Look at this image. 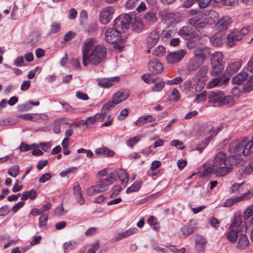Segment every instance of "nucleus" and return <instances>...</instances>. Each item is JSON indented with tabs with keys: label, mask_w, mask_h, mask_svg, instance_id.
<instances>
[{
	"label": "nucleus",
	"mask_w": 253,
	"mask_h": 253,
	"mask_svg": "<svg viewBox=\"0 0 253 253\" xmlns=\"http://www.w3.org/2000/svg\"><path fill=\"white\" fill-rule=\"evenodd\" d=\"M239 202L247 201L253 197V192L250 191L241 194L239 196H237Z\"/></svg>",
	"instance_id": "obj_39"
},
{
	"label": "nucleus",
	"mask_w": 253,
	"mask_h": 253,
	"mask_svg": "<svg viewBox=\"0 0 253 253\" xmlns=\"http://www.w3.org/2000/svg\"><path fill=\"white\" fill-rule=\"evenodd\" d=\"M234 151L238 154L228 157H227L226 154L223 152H219L217 153V154H221V155L223 156V161L229 169V171L227 172V174L232 170V166L239 164L242 159L241 155H240L241 153L243 154L242 151L241 150V151L237 152L235 149V147L234 148Z\"/></svg>",
	"instance_id": "obj_8"
},
{
	"label": "nucleus",
	"mask_w": 253,
	"mask_h": 253,
	"mask_svg": "<svg viewBox=\"0 0 253 253\" xmlns=\"http://www.w3.org/2000/svg\"><path fill=\"white\" fill-rule=\"evenodd\" d=\"M167 20L169 23H178L181 21V16L179 13H170L167 15Z\"/></svg>",
	"instance_id": "obj_31"
},
{
	"label": "nucleus",
	"mask_w": 253,
	"mask_h": 253,
	"mask_svg": "<svg viewBox=\"0 0 253 253\" xmlns=\"http://www.w3.org/2000/svg\"><path fill=\"white\" fill-rule=\"evenodd\" d=\"M141 79L143 80L145 83L147 84H152L154 83L155 80L152 78V75L151 74H145L142 75Z\"/></svg>",
	"instance_id": "obj_50"
},
{
	"label": "nucleus",
	"mask_w": 253,
	"mask_h": 253,
	"mask_svg": "<svg viewBox=\"0 0 253 253\" xmlns=\"http://www.w3.org/2000/svg\"><path fill=\"white\" fill-rule=\"evenodd\" d=\"M129 113V110L128 109H124L121 112L120 114L118 117V120L120 121L124 120L128 115Z\"/></svg>",
	"instance_id": "obj_63"
},
{
	"label": "nucleus",
	"mask_w": 253,
	"mask_h": 253,
	"mask_svg": "<svg viewBox=\"0 0 253 253\" xmlns=\"http://www.w3.org/2000/svg\"><path fill=\"white\" fill-rule=\"evenodd\" d=\"M211 62L212 66L211 73L212 76L216 75L224 69L222 64V54L220 52H216L212 54Z\"/></svg>",
	"instance_id": "obj_7"
},
{
	"label": "nucleus",
	"mask_w": 253,
	"mask_h": 253,
	"mask_svg": "<svg viewBox=\"0 0 253 253\" xmlns=\"http://www.w3.org/2000/svg\"><path fill=\"white\" fill-rule=\"evenodd\" d=\"M229 169L223 161V156L217 154L213 160L212 166L204 168L202 175L205 176L213 173L217 177L224 176L227 175Z\"/></svg>",
	"instance_id": "obj_2"
},
{
	"label": "nucleus",
	"mask_w": 253,
	"mask_h": 253,
	"mask_svg": "<svg viewBox=\"0 0 253 253\" xmlns=\"http://www.w3.org/2000/svg\"><path fill=\"white\" fill-rule=\"evenodd\" d=\"M246 233V231L242 232L239 234L236 248L240 250L246 249L250 245V241Z\"/></svg>",
	"instance_id": "obj_18"
},
{
	"label": "nucleus",
	"mask_w": 253,
	"mask_h": 253,
	"mask_svg": "<svg viewBox=\"0 0 253 253\" xmlns=\"http://www.w3.org/2000/svg\"><path fill=\"white\" fill-rule=\"evenodd\" d=\"M73 193L78 203L82 205L84 203V200L83 196V193L80 184L75 183L73 186Z\"/></svg>",
	"instance_id": "obj_21"
},
{
	"label": "nucleus",
	"mask_w": 253,
	"mask_h": 253,
	"mask_svg": "<svg viewBox=\"0 0 253 253\" xmlns=\"http://www.w3.org/2000/svg\"><path fill=\"white\" fill-rule=\"evenodd\" d=\"M232 22L229 16H223L215 24V27L219 30H225L228 28Z\"/></svg>",
	"instance_id": "obj_20"
},
{
	"label": "nucleus",
	"mask_w": 253,
	"mask_h": 253,
	"mask_svg": "<svg viewBox=\"0 0 253 253\" xmlns=\"http://www.w3.org/2000/svg\"><path fill=\"white\" fill-rule=\"evenodd\" d=\"M247 231L245 221L241 215L235 217L229 227V231L226 233V238L231 242L235 243L242 232Z\"/></svg>",
	"instance_id": "obj_3"
},
{
	"label": "nucleus",
	"mask_w": 253,
	"mask_h": 253,
	"mask_svg": "<svg viewBox=\"0 0 253 253\" xmlns=\"http://www.w3.org/2000/svg\"><path fill=\"white\" fill-rule=\"evenodd\" d=\"M207 19L209 23L212 24L214 23L218 19V14L216 11L211 10L207 15Z\"/></svg>",
	"instance_id": "obj_38"
},
{
	"label": "nucleus",
	"mask_w": 253,
	"mask_h": 253,
	"mask_svg": "<svg viewBox=\"0 0 253 253\" xmlns=\"http://www.w3.org/2000/svg\"><path fill=\"white\" fill-rule=\"evenodd\" d=\"M115 180L114 174L110 173L106 178L99 179L97 184L89 188L86 192L87 195L93 196L107 190L109 186L114 183Z\"/></svg>",
	"instance_id": "obj_4"
},
{
	"label": "nucleus",
	"mask_w": 253,
	"mask_h": 253,
	"mask_svg": "<svg viewBox=\"0 0 253 253\" xmlns=\"http://www.w3.org/2000/svg\"><path fill=\"white\" fill-rule=\"evenodd\" d=\"M148 69L152 74H160L163 71L164 66L158 59H154L149 61L148 63Z\"/></svg>",
	"instance_id": "obj_14"
},
{
	"label": "nucleus",
	"mask_w": 253,
	"mask_h": 253,
	"mask_svg": "<svg viewBox=\"0 0 253 253\" xmlns=\"http://www.w3.org/2000/svg\"><path fill=\"white\" fill-rule=\"evenodd\" d=\"M207 93L206 91H203V92L196 94L195 100L197 102H201L205 100Z\"/></svg>",
	"instance_id": "obj_60"
},
{
	"label": "nucleus",
	"mask_w": 253,
	"mask_h": 253,
	"mask_svg": "<svg viewBox=\"0 0 253 253\" xmlns=\"http://www.w3.org/2000/svg\"><path fill=\"white\" fill-rule=\"evenodd\" d=\"M208 71L207 66L204 65L200 68L197 73L192 78V81L195 83L192 87V90L199 92L204 88L208 79Z\"/></svg>",
	"instance_id": "obj_5"
},
{
	"label": "nucleus",
	"mask_w": 253,
	"mask_h": 253,
	"mask_svg": "<svg viewBox=\"0 0 253 253\" xmlns=\"http://www.w3.org/2000/svg\"><path fill=\"white\" fill-rule=\"evenodd\" d=\"M160 37V33L158 31L156 30L152 31L146 39L147 47L149 49L153 47L158 42Z\"/></svg>",
	"instance_id": "obj_15"
},
{
	"label": "nucleus",
	"mask_w": 253,
	"mask_h": 253,
	"mask_svg": "<svg viewBox=\"0 0 253 253\" xmlns=\"http://www.w3.org/2000/svg\"><path fill=\"white\" fill-rule=\"evenodd\" d=\"M60 104L62 106L65 112L70 113L74 112V108L68 103L65 102H60Z\"/></svg>",
	"instance_id": "obj_53"
},
{
	"label": "nucleus",
	"mask_w": 253,
	"mask_h": 253,
	"mask_svg": "<svg viewBox=\"0 0 253 253\" xmlns=\"http://www.w3.org/2000/svg\"><path fill=\"white\" fill-rule=\"evenodd\" d=\"M39 146L36 143L33 144L32 145H29L26 143L25 142H22L20 144L18 148L21 152H25L29 151L31 149H36Z\"/></svg>",
	"instance_id": "obj_35"
},
{
	"label": "nucleus",
	"mask_w": 253,
	"mask_h": 253,
	"mask_svg": "<svg viewBox=\"0 0 253 253\" xmlns=\"http://www.w3.org/2000/svg\"><path fill=\"white\" fill-rule=\"evenodd\" d=\"M196 223L191 221L188 224L183 226L180 229V231L185 236H187L194 232L196 228Z\"/></svg>",
	"instance_id": "obj_26"
},
{
	"label": "nucleus",
	"mask_w": 253,
	"mask_h": 253,
	"mask_svg": "<svg viewBox=\"0 0 253 253\" xmlns=\"http://www.w3.org/2000/svg\"><path fill=\"white\" fill-rule=\"evenodd\" d=\"M253 215V205L249 206L245 211L243 214V219L244 221L245 220L248 219L249 217H250L252 215Z\"/></svg>",
	"instance_id": "obj_47"
},
{
	"label": "nucleus",
	"mask_w": 253,
	"mask_h": 253,
	"mask_svg": "<svg viewBox=\"0 0 253 253\" xmlns=\"http://www.w3.org/2000/svg\"><path fill=\"white\" fill-rule=\"evenodd\" d=\"M20 172L19 167L15 165L10 167L8 170V174L13 177L17 176Z\"/></svg>",
	"instance_id": "obj_41"
},
{
	"label": "nucleus",
	"mask_w": 253,
	"mask_h": 253,
	"mask_svg": "<svg viewBox=\"0 0 253 253\" xmlns=\"http://www.w3.org/2000/svg\"><path fill=\"white\" fill-rule=\"evenodd\" d=\"M251 28L250 26H247L245 28H243L240 31L235 30L238 32V36H241V40L243 38L245 35L248 34L250 32Z\"/></svg>",
	"instance_id": "obj_52"
},
{
	"label": "nucleus",
	"mask_w": 253,
	"mask_h": 253,
	"mask_svg": "<svg viewBox=\"0 0 253 253\" xmlns=\"http://www.w3.org/2000/svg\"><path fill=\"white\" fill-rule=\"evenodd\" d=\"M144 18L146 23L150 25L155 23L157 21L156 12L153 11H149L146 12Z\"/></svg>",
	"instance_id": "obj_30"
},
{
	"label": "nucleus",
	"mask_w": 253,
	"mask_h": 253,
	"mask_svg": "<svg viewBox=\"0 0 253 253\" xmlns=\"http://www.w3.org/2000/svg\"><path fill=\"white\" fill-rule=\"evenodd\" d=\"M142 184V181L141 180L135 181L131 186L126 189V193H129L138 191L141 188Z\"/></svg>",
	"instance_id": "obj_33"
},
{
	"label": "nucleus",
	"mask_w": 253,
	"mask_h": 253,
	"mask_svg": "<svg viewBox=\"0 0 253 253\" xmlns=\"http://www.w3.org/2000/svg\"><path fill=\"white\" fill-rule=\"evenodd\" d=\"M242 64L241 60H238L228 64L226 71L229 75H232L237 72L240 68Z\"/></svg>",
	"instance_id": "obj_27"
},
{
	"label": "nucleus",
	"mask_w": 253,
	"mask_h": 253,
	"mask_svg": "<svg viewBox=\"0 0 253 253\" xmlns=\"http://www.w3.org/2000/svg\"><path fill=\"white\" fill-rule=\"evenodd\" d=\"M209 102L216 104L218 106H222L230 104L233 100V96L225 95L222 91H211L208 95Z\"/></svg>",
	"instance_id": "obj_6"
},
{
	"label": "nucleus",
	"mask_w": 253,
	"mask_h": 253,
	"mask_svg": "<svg viewBox=\"0 0 253 253\" xmlns=\"http://www.w3.org/2000/svg\"><path fill=\"white\" fill-rule=\"evenodd\" d=\"M248 78V74L246 72H242L236 75L232 79V82L235 84H242Z\"/></svg>",
	"instance_id": "obj_29"
},
{
	"label": "nucleus",
	"mask_w": 253,
	"mask_h": 253,
	"mask_svg": "<svg viewBox=\"0 0 253 253\" xmlns=\"http://www.w3.org/2000/svg\"><path fill=\"white\" fill-rule=\"evenodd\" d=\"M60 24L58 23L54 22L51 25L50 33H56L60 30Z\"/></svg>",
	"instance_id": "obj_62"
},
{
	"label": "nucleus",
	"mask_w": 253,
	"mask_h": 253,
	"mask_svg": "<svg viewBox=\"0 0 253 253\" xmlns=\"http://www.w3.org/2000/svg\"><path fill=\"white\" fill-rule=\"evenodd\" d=\"M76 95L77 97L80 100H87L89 99V97L86 93L81 91L76 92Z\"/></svg>",
	"instance_id": "obj_64"
},
{
	"label": "nucleus",
	"mask_w": 253,
	"mask_h": 253,
	"mask_svg": "<svg viewBox=\"0 0 253 253\" xmlns=\"http://www.w3.org/2000/svg\"><path fill=\"white\" fill-rule=\"evenodd\" d=\"M68 121L69 119L65 117H63L60 119H56L55 121L53 126V130L54 132L56 134L59 133L60 132V126L59 125V123L65 122L66 123H67V122Z\"/></svg>",
	"instance_id": "obj_32"
},
{
	"label": "nucleus",
	"mask_w": 253,
	"mask_h": 253,
	"mask_svg": "<svg viewBox=\"0 0 253 253\" xmlns=\"http://www.w3.org/2000/svg\"><path fill=\"white\" fill-rule=\"evenodd\" d=\"M119 78L118 77H110L98 79V85L103 88H108L112 86V83L119 81Z\"/></svg>",
	"instance_id": "obj_22"
},
{
	"label": "nucleus",
	"mask_w": 253,
	"mask_h": 253,
	"mask_svg": "<svg viewBox=\"0 0 253 253\" xmlns=\"http://www.w3.org/2000/svg\"><path fill=\"white\" fill-rule=\"evenodd\" d=\"M165 84L166 83L163 81H160L154 85L152 90L157 92L161 91L164 87Z\"/></svg>",
	"instance_id": "obj_57"
},
{
	"label": "nucleus",
	"mask_w": 253,
	"mask_h": 253,
	"mask_svg": "<svg viewBox=\"0 0 253 253\" xmlns=\"http://www.w3.org/2000/svg\"><path fill=\"white\" fill-rule=\"evenodd\" d=\"M121 32L115 27L108 28L105 33V39L106 41L110 43L117 42L120 38Z\"/></svg>",
	"instance_id": "obj_12"
},
{
	"label": "nucleus",
	"mask_w": 253,
	"mask_h": 253,
	"mask_svg": "<svg viewBox=\"0 0 253 253\" xmlns=\"http://www.w3.org/2000/svg\"><path fill=\"white\" fill-rule=\"evenodd\" d=\"M48 220V215L46 214H42L39 218V226L41 228H45Z\"/></svg>",
	"instance_id": "obj_45"
},
{
	"label": "nucleus",
	"mask_w": 253,
	"mask_h": 253,
	"mask_svg": "<svg viewBox=\"0 0 253 253\" xmlns=\"http://www.w3.org/2000/svg\"><path fill=\"white\" fill-rule=\"evenodd\" d=\"M194 54L204 63L206 58L208 57L211 54L210 49L208 47L198 48L195 50Z\"/></svg>",
	"instance_id": "obj_23"
},
{
	"label": "nucleus",
	"mask_w": 253,
	"mask_h": 253,
	"mask_svg": "<svg viewBox=\"0 0 253 253\" xmlns=\"http://www.w3.org/2000/svg\"><path fill=\"white\" fill-rule=\"evenodd\" d=\"M114 9L112 6L103 8L99 14V20L102 24H108L113 18Z\"/></svg>",
	"instance_id": "obj_11"
},
{
	"label": "nucleus",
	"mask_w": 253,
	"mask_h": 253,
	"mask_svg": "<svg viewBox=\"0 0 253 253\" xmlns=\"http://www.w3.org/2000/svg\"><path fill=\"white\" fill-rule=\"evenodd\" d=\"M178 34L182 38L187 40H191L194 36L193 31L188 26L181 27L179 30Z\"/></svg>",
	"instance_id": "obj_25"
},
{
	"label": "nucleus",
	"mask_w": 253,
	"mask_h": 253,
	"mask_svg": "<svg viewBox=\"0 0 253 253\" xmlns=\"http://www.w3.org/2000/svg\"><path fill=\"white\" fill-rule=\"evenodd\" d=\"M185 50H179L175 52L169 53L167 57V60L169 64H174L180 61L185 55Z\"/></svg>",
	"instance_id": "obj_13"
},
{
	"label": "nucleus",
	"mask_w": 253,
	"mask_h": 253,
	"mask_svg": "<svg viewBox=\"0 0 253 253\" xmlns=\"http://www.w3.org/2000/svg\"><path fill=\"white\" fill-rule=\"evenodd\" d=\"M128 96L129 94L127 91H118L114 94L112 101L106 103L103 106V109H110V108L127 99Z\"/></svg>",
	"instance_id": "obj_10"
},
{
	"label": "nucleus",
	"mask_w": 253,
	"mask_h": 253,
	"mask_svg": "<svg viewBox=\"0 0 253 253\" xmlns=\"http://www.w3.org/2000/svg\"><path fill=\"white\" fill-rule=\"evenodd\" d=\"M225 82V81L223 80L221 77H218L212 79L210 83H209L208 86L209 87L212 88L217 85H222Z\"/></svg>",
	"instance_id": "obj_36"
},
{
	"label": "nucleus",
	"mask_w": 253,
	"mask_h": 253,
	"mask_svg": "<svg viewBox=\"0 0 253 253\" xmlns=\"http://www.w3.org/2000/svg\"><path fill=\"white\" fill-rule=\"evenodd\" d=\"M138 0H127L126 3V7L132 9L136 7Z\"/></svg>",
	"instance_id": "obj_55"
},
{
	"label": "nucleus",
	"mask_w": 253,
	"mask_h": 253,
	"mask_svg": "<svg viewBox=\"0 0 253 253\" xmlns=\"http://www.w3.org/2000/svg\"><path fill=\"white\" fill-rule=\"evenodd\" d=\"M183 82V78L181 77H177L174 79L167 80L165 82L166 84L168 85H174L179 84Z\"/></svg>",
	"instance_id": "obj_44"
},
{
	"label": "nucleus",
	"mask_w": 253,
	"mask_h": 253,
	"mask_svg": "<svg viewBox=\"0 0 253 253\" xmlns=\"http://www.w3.org/2000/svg\"><path fill=\"white\" fill-rule=\"evenodd\" d=\"M172 31L167 27L164 29L161 33L162 38L169 39L172 36Z\"/></svg>",
	"instance_id": "obj_51"
},
{
	"label": "nucleus",
	"mask_w": 253,
	"mask_h": 253,
	"mask_svg": "<svg viewBox=\"0 0 253 253\" xmlns=\"http://www.w3.org/2000/svg\"><path fill=\"white\" fill-rule=\"evenodd\" d=\"M140 138V137L139 136L131 137L126 141V145L128 147L132 148L139 141Z\"/></svg>",
	"instance_id": "obj_48"
},
{
	"label": "nucleus",
	"mask_w": 253,
	"mask_h": 253,
	"mask_svg": "<svg viewBox=\"0 0 253 253\" xmlns=\"http://www.w3.org/2000/svg\"><path fill=\"white\" fill-rule=\"evenodd\" d=\"M131 18L127 14H121L114 21V27L121 33L124 32L128 29L131 23Z\"/></svg>",
	"instance_id": "obj_9"
},
{
	"label": "nucleus",
	"mask_w": 253,
	"mask_h": 253,
	"mask_svg": "<svg viewBox=\"0 0 253 253\" xmlns=\"http://www.w3.org/2000/svg\"><path fill=\"white\" fill-rule=\"evenodd\" d=\"M210 42L214 46L220 45L222 43L220 37L217 34L212 35L210 38Z\"/></svg>",
	"instance_id": "obj_42"
},
{
	"label": "nucleus",
	"mask_w": 253,
	"mask_h": 253,
	"mask_svg": "<svg viewBox=\"0 0 253 253\" xmlns=\"http://www.w3.org/2000/svg\"><path fill=\"white\" fill-rule=\"evenodd\" d=\"M170 144L171 146L176 147V148L180 150L184 149L183 143L181 141H180L178 140H172L170 142Z\"/></svg>",
	"instance_id": "obj_61"
},
{
	"label": "nucleus",
	"mask_w": 253,
	"mask_h": 253,
	"mask_svg": "<svg viewBox=\"0 0 253 253\" xmlns=\"http://www.w3.org/2000/svg\"><path fill=\"white\" fill-rule=\"evenodd\" d=\"M30 101L26 103L22 104L18 106V109L20 112H26L31 110L32 108Z\"/></svg>",
	"instance_id": "obj_46"
},
{
	"label": "nucleus",
	"mask_w": 253,
	"mask_h": 253,
	"mask_svg": "<svg viewBox=\"0 0 253 253\" xmlns=\"http://www.w3.org/2000/svg\"><path fill=\"white\" fill-rule=\"evenodd\" d=\"M203 62L195 55L189 60L186 65V69L188 72L196 70Z\"/></svg>",
	"instance_id": "obj_19"
},
{
	"label": "nucleus",
	"mask_w": 253,
	"mask_h": 253,
	"mask_svg": "<svg viewBox=\"0 0 253 253\" xmlns=\"http://www.w3.org/2000/svg\"><path fill=\"white\" fill-rule=\"evenodd\" d=\"M109 109L103 110V107L101 109V113L96 114L97 120L104 123L102 124L101 126V127L109 126L112 124V120H109L110 115L107 113V112Z\"/></svg>",
	"instance_id": "obj_16"
},
{
	"label": "nucleus",
	"mask_w": 253,
	"mask_h": 253,
	"mask_svg": "<svg viewBox=\"0 0 253 253\" xmlns=\"http://www.w3.org/2000/svg\"><path fill=\"white\" fill-rule=\"evenodd\" d=\"M196 247L199 251H202L206 246V241L203 236L198 235L195 238Z\"/></svg>",
	"instance_id": "obj_28"
},
{
	"label": "nucleus",
	"mask_w": 253,
	"mask_h": 253,
	"mask_svg": "<svg viewBox=\"0 0 253 253\" xmlns=\"http://www.w3.org/2000/svg\"><path fill=\"white\" fill-rule=\"evenodd\" d=\"M95 152L98 154L110 157L113 156L114 155V152L113 151L110 150L105 147L97 148L95 150Z\"/></svg>",
	"instance_id": "obj_37"
},
{
	"label": "nucleus",
	"mask_w": 253,
	"mask_h": 253,
	"mask_svg": "<svg viewBox=\"0 0 253 253\" xmlns=\"http://www.w3.org/2000/svg\"><path fill=\"white\" fill-rule=\"evenodd\" d=\"M165 52V48L163 46L159 45L154 50L153 54L157 57H162L164 55Z\"/></svg>",
	"instance_id": "obj_43"
},
{
	"label": "nucleus",
	"mask_w": 253,
	"mask_h": 253,
	"mask_svg": "<svg viewBox=\"0 0 253 253\" xmlns=\"http://www.w3.org/2000/svg\"><path fill=\"white\" fill-rule=\"evenodd\" d=\"M78 244L76 241H69L66 242L63 245V248L65 250L72 249Z\"/></svg>",
	"instance_id": "obj_59"
},
{
	"label": "nucleus",
	"mask_w": 253,
	"mask_h": 253,
	"mask_svg": "<svg viewBox=\"0 0 253 253\" xmlns=\"http://www.w3.org/2000/svg\"><path fill=\"white\" fill-rule=\"evenodd\" d=\"M209 143V139L206 138L204 140L202 141L201 143L196 145V149L199 151H202L206 147Z\"/></svg>",
	"instance_id": "obj_56"
},
{
	"label": "nucleus",
	"mask_w": 253,
	"mask_h": 253,
	"mask_svg": "<svg viewBox=\"0 0 253 253\" xmlns=\"http://www.w3.org/2000/svg\"><path fill=\"white\" fill-rule=\"evenodd\" d=\"M48 120V117L45 113H35L33 115V121L39 122L40 121H47Z\"/></svg>",
	"instance_id": "obj_40"
},
{
	"label": "nucleus",
	"mask_w": 253,
	"mask_h": 253,
	"mask_svg": "<svg viewBox=\"0 0 253 253\" xmlns=\"http://www.w3.org/2000/svg\"><path fill=\"white\" fill-rule=\"evenodd\" d=\"M76 35V33L73 31H69L63 37V39L65 42H69L73 39Z\"/></svg>",
	"instance_id": "obj_58"
},
{
	"label": "nucleus",
	"mask_w": 253,
	"mask_h": 253,
	"mask_svg": "<svg viewBox=\"0 0 253 253\" xmlns=\"http://www.w3.org/2000/svg\"><path fill=\"white\" fill-rule=\"evenodd\" d=\"M137 229L136 228L128 229L126 230V231H125V232L120 234L119 236L117 237L115 239V241H117L120 240L123 238H126L129 235H131L136 233L137 232Z\"/></svg>",
	"instance_id": "obj_34"
},
{
	"label": "nucleus",
	"mask_w": 253,
	"mask_h": 253,
	"mask_svg": "<svg viewBox=\"0 0 253 253\" xmlns=\"http://www.w3.org/2000/svg\"><path fill=\"white\" fill-rule=\"evenodd\" d=\"M113 192L110 195V198H114L117 197L122 190V188L119 185H115L112 188Z\"/></svg>",
	"instance_id": "obj_54"
},
{
	"label": "nucleus",
	"mask_w": 253,
	"mask_h": 253,
	"mask_svg": "<svg viewBox=\"0 0 253 253\" xmlns=\"http://www.w3.org/2000/svg\"><path fill=\"white\" fill-rule=\"evenodd\" d=\"M188 24L196 29L202 28L205 27L206 22L204 21L202 14H198L188 20Z\"/></svg>",
	"instance_id": "obj_17"
},
{
	"label": "nucleus",
	"mask_w": 253,
	"mask_h": 253,
	"mask_svg": "<svg viewBox=\"0 0 253 253\" xmlns=\"http://www.w3.org/2000/svg\"><path fill=\"white\" fill-rule=\"evenodd\" d=\"M237 197H233L228 199L224 203V207H230L234 204L239 203Z\"/></svg>",
	"instance_id": "obj_49"
},
{
	"label": "nucleus",
	"mask_w": 253,
	"mask_h": 253,
	"mask_svg": "<svg viewBox=\"0 0 253 253\" xmlns=\"http://www.w3.org/2000/svg\"><path fill=\"white\" fill-rule=\"evenodd\" d=\"M241 40V36H238V32L235 30L231 32L228 34L227 37V44L230 47H232L236 43V42Z\"/></svg>",
	"instance_id": "obj_24"
},
{
	"label": "nucleus",
	"mask_w": 253,
	"mask_h": 253,
	"mask_svg": "<svg viewBox=\"0 0 253 253\" xmlns=\"http://www.w3.org/2000/svg\"><path fill=\"white\" fill-rule=\"evenodd\" d=\"M83 64L87 66L89 64L98 66L106 58L107 49L103 44H99L94 38L86 39L82 46Z\"/></svg>",
	"instance_id": "obj_1"
}]
</instances>
